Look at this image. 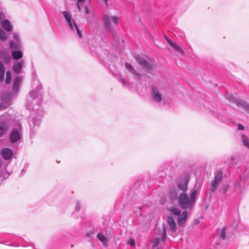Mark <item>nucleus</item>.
<instances>
[{"label":"nucleus","mask_w":249,"mask_h":249,"mask_svg":"<svg viewBox=\"0 0 249 249\" xmlns=\"http://www.w3.org/2000/svg\"><path fill=\"white\" fill-rule=\"evenodd\" d=\"M197 195L196 189L191 190L190 197L185 193H181L178 196V202L180 206L183 209L190 210L194 206Z\"/></svg>","instance_id":"1"},{"label":"nucleus","mask_w":249,"mask_h":249,"mask_svg":"<svg viewBox=\"0 0 249 249\" xmlns=\"http://www.w3.org/2000/svg\"><path fill=\"white\" fill-rule=\"evenodd\" d=\"M104 29L107 31H111L114 26H116L119 20V18L116 15H111L106 13L103 17Z\"/></svg>","instance_id":"2"},{"label":"nucleus","mask_w":249,"mask_h":249,"mask_svg":"<svg viewBox=\"0 0 249 249\" xmlns=\"http://www.w3.org/2000/svg\"><path fill=\"white\" fill-rule=\"evenodd\" d=\"M170 211L174 215L178 216V224L181 227L184 226L187 219V212L186 211L181 212L179 208L175 207L170 208Z\"/></svg>","instance_id":"3"},{"label":"nucleus","mask_w":249,"mask_h":249,"mask_svg":"<svg viewBox=\"0 0 249 249\" xmlns=\"http://www.w3.org/2000/svg\"><path fill=\"white\" fill-rule=\"evenodd\" d=\"M63 14L67 22L69 27L71 30H75L79 37H81L82 36V34L79 30L77 26L74 21L71 19V14L67 11L63 12Z\"/></svg>","instance_id":"4"},{"label":"nucleus","mask_w":249,"mask_h":249,"mask_svg":"<svg viewBox=\"0 0 249 249\" xmlns=\"http://www.w3.org/2000/svg\"><path fill=\"white\" fill-rule=\"evenodd\" d=\"M222 179V173L221 171H217L215 175L214 180L212 183V191H214L218 187Z\"/></svg>","instance_id":"5"},{"label":"nucleus","mask_w":249,"mask_h":249,"mask_svg":"<svg viewBox=\"0 0 249 249\" xmlns=\"http://www.w3.org/2000/svg\"><path fill=\"white\" fill-rule=\"evenodd\" d=\"M137 60L138 63L143 67H145L147 69L151 68L150 63L151 60L150 59V58L147 57L144 58L141 56H138L137 57Z\"/></svg>","instance_id":"6"},{"label":"nucleus","mask_w":249,"mask_h":249,"mask_svg":"<svg viewBox=\"0 0 249 249\" xmlns=\"http://www.w3.org/2000/svg\"><path fill=\"white\" fill-rule=\"evenodd\" d=\"M167 223L170 230L173 232H176L177 225L174 219L171 216H168Z\"/></svg>","instance_id":"7"},{"label":"nucleus","mask_w":249,"mask_h":249,"mask_svg":"<svg viewBox=\"0 0 249 249\" xmlns=\"http://www.w3.org/2000/svg\"><path fill=\"white\" fill-rule=\"evenodd\" d=\"M1 154L4 159L8 160L12 156L13 152L11 149L5 148L1 150Z\"/></svg>","instance_id":"8"},{"label":"nucleus","mask_w":249,"mask_h":249,"mask_svg":"<svg viewBox=\"0 0 249 249\" xmlns=\"http://www.w3.org/2000/svg\"><path fill=\"white\" fill-rule=\"evenodd\" d=\"M166 41L168 43V44L173 47L176 51L182 54L184 53L183 51L181 48V47L176 42H174L171 41L170 39L166 38Z\"/></svg>","instance_id":"9"},{"label":"nucleus","mask_w":249,"mask_h":249,"mask_svg":"<svg viewBox=\"0 0 249 249\" xmlns=\"http://www.w3.org/2000/svg\"><path fill=\"white\" fill-rule=\"evenodd\" d=\"M188 179L184 178L181 180L178 184V188L181 191L185 192L187 190Z\"/></svg>","instance_id":"10"},{"label":"nucleus","mask_w":249,"mask_h":249,"mask_svg":"<svg viewBox=\"0 0 249 249\" xmlns=\"http://www.w3.org/2000/svg\"><path fill=\"white\" fill-rule=\"evenodd\" d=\"M152 91L154 100L157 102H160L161 99V97L158 89L156 87H153Z\"/></svg>","instance_id":"11"},{"label":"nucleus","mask_w":249,"mask_h":249,"mask_svg":"<svg viewBox=\"0 0 249 249\" xmlns=\"http://www.w3.org/2000/svg\"><path fill=\"white\" fill-rule=\"evenodd\" d=\"M1 25L3 28L7 32H11L12 30V26L8 20H3L1 22Z\"/></svg>","instance_id":"12"},{"label":"nucleus","mask_w":249,"mask_h":249,"mask_svg":"<svg viewBox=\"0 0 249 249\" xmlns=\"http://www.w3.org/2000/svg\"><path fill=\"white\" fill-rule=\"evenodd\" d=\"M20 135L18 131L14 130L11 133L10 135V141L12 142H15L20 139Z\"/></svg>","instance_id":"13"},{"label":"nucleus","mask_w":249,"mask_h":249,"mask_svg":"<svg viewBox=\"0 0 249 249\" xmlns=\"http://www.w3.org/2000/svg\"><path fill=\"white\" fill-rule=\"evenodd\" d=\"M21 78L18 76L17 77L14 81V85H13V90L15 91H18V88L21 83Z\"/></svg>","instance_id":"14"},{"label":"nucleus","mask_w":249,"mask_h":249,"mask_svg":"<svg viewBox=\"0 0 249 249\" xmlns=\"http://www.w3.org/2000/svg\"><path fill=\"white\" fill-rule=\"evenodd\" d=\"M237 105L249 113V105L242 100L238 101Z\"/></svg>","instance_id":"15"},{"label":"nucleus","mask_w":249,"mask_h":249,"mask_svg":"<svg viewBox=\"0 0 249 249\" xmlns=\"http://www.w3.org/2000/svg\"><path fill=\"white\" fill-rule=\"evenodd\" d=\"M241 142L243 145L249 149V138L246 135L241 136Z\"/></svg>","instance_id":"16"},{"label":"nucleus","mask_w":249,"mask_h":249,"mask_svg":"<svg viewBox=\"0 0 249 249\" xmlns=\"http://www.w3.org/2000/svg\"><path fill=\"white\" fill-rule=\"evenodd\" d=\"M97 237L104 244V245H107V240L102 233H99L97 235Z\"/></svg>","instance_id":"17"},{"label":"nucleus","mask_w":249,"mask_h":249,"mask_svg":"<svg viewBox=\"0 0 249 249\" xmlns=\"http://www.w3.org/2000/svg\"><path fill=\"white\" fill-rule=\"evenodd\" d=\"M22 63L20 62H18L15 63L13 67L14 71L17 73H19L22 68Z\"/></svg>","instance_id":"18"},{"label":"nucleus","mask_w":249,"mask_h":249,"mask_svg":"<svg viewBox=\"0 0 249 249\" xmlns=\"http://www.w3.org/2000/svg\"><path fill=\"white\" fill-rule=\"evenodd\" d=\"M13 58L15 59H18L22 57V53L19 51H13L12 52Z\"/></svg>","instance_id":"19"},{"label":"nucleus","mask_w":249,"mask_h":249,"mask_svg":"<svg viewBox=\"0 0 249 249\" xmlns=\"http://www.w3.org/2000/svg\"><path fill=\"white\" fill-rule=\"evenodd\" d=\"M125 67L126 69L130 71L134 75L136 78H138L139 74L136 72L132 67L128 63H125Z\"/></svg>","instance_id":"20"},{"label":"nucleus","mask_w":249,"mask_h":249,"mask_svg":"<svg viewBox=\"0 0 249 249\" xmlns=\"http://www.w3.org/2000/svg\"><path fill=\"white\" fill-rule=\"evenodd\" d=\"M7 130V127L5 124H0V137L4 134Z\"/></svg>","instance_id":"21"},{"label":"nucleus","mask_w":249,"mask_h":249,"mask_svg":"<svg viewBox=\"0 0 249 249\" xmlns=\"http://www.w3.org/2000/svg\"><path fill=\"white\" fill-rule=\"evenodd\" d=\"M160 234L162 240L164 241L166 238V229L164 224L163 223L161 226V231H160Z\"/></svg>","instance_id":"22"},{"label":"nucleus","mask_w":249,"mask_h":249,"mask_svg":"<svg viewBox=\"0 0 249 249\" xmlns=\"http://www.w3.org/2000/svg\"><path fill=\"white\" fill-rule=\"evenodd\" d=\"M4 69L2 63L0 61V81L3 79Z\"/></svg>","instance_id":"23"},{"label":"nucleus","mask_w":249,"mask_h":249,"mask_svg":"<svg viewBox=\"0 0 249 249\" xmlns=\"http://www.w3.org/2000/svg\"><path fill=\"white\" fill-rule=\"evenodd\" d=\"M6 39L7 36L5 33L1 29H0V39L3 41L6 40Z\"/></svg>","instance_id":"24"},{"label":"nucleus","mask_w":249,"mask_h":249,"mask_svg":"<svg viewBox=\"0 0 249 249\" xmlns=\"http://www.w3.org/2000/svg\"><path fill=\"white\" fill-rule=\"evenodd\" d=\"M11 80V72L9 71H7L6 72V77L5 81L6 83L9 84L10 83Z\"/></svg>","instance_id":"25"},{"label":"nucleus","mask_w":249,"mask_h":249,"mask_svg":"<svg viewBox=\"0 0 249 249\" xmlns=\"http://www.w3.org/2000/svg\"><path fill=\"white\" fill-rule=\"evenodd\" d=\"M160 239L159 238H155L152 241L153 246L156 247L159 244Z\"/></svg>","instance_id":"26"},{"label":"nucleus","mask_w":249,"mask_h":249,"mask_svg":"<svg viewBox=\"0 0 249 249\" xmlns=\"http://www.w3.org/2000/svg\"><path fill=\"white\" fill-rule=\"evenodd\" d=\"M85 2V0H77V6L79 10L81 9V6H82Z\"/></svg>","instance_id":"27"},{"label":"nucleus","mask_w":249,"mask_h":249,"mask_svg":"<svg viewBox=\"0 0 249 249\" xmlns=\"http://www.w3.org/2000/svg\"><path fill=\"white\" fill-rule=\"evenodd\" d=\"M3 59L5 63H9L10 61V58L9 56H6V55H4L3 54Z\"/></svg>","instance_id":"28"},{"label":"nucleus","mask_w":249,"mask_h":249,"mask_svg":"<svg viewBox=\"0 0 249 249\" xmlns=\"http://www.w3.org/2000/svg\"><path fill=\"white\" fill-rule=\"evenodd\" d=\"M10 48L11 49H13L14 48H17L18 47V45L17 43H15L13 42L10 43Z\"/></svg>","instance_id":"29"},{"label":"nucleus","mask_w":249,"mask_h":249,"mask_svg":"<svg viewBox=\"0 0 249 249\" xmlns=\"http://www.w3.org/2000/svg\"><path fill=\"white\" fill-rule=\"evenodd\" d=\"M221 238L224 239H225V237H226V232H225V231L224 229H222L221 230Z\"/></svg>","instance_id":"30"},{"label":"nucleus","mask_w":249,"mask_h":249,"mask_svg":"<svg viewBox=\"0 0 249 249\" xmlns=\"http://www.w3.org/2000/svg\"><path fill=\"white\" fill-rule=\"evenodd\" d=\"M4 18V15L3 13H0V23L1 24V22L3 20Z\"/></svg>","instance_id":"31"},{"label":"nucleus","mask_w":249,"mask_h":249,"mask_svg":"<svg viewBox=\"0 0 249 249\" xmlns=\"http://www.w3.org/2000/svg\"><path fill=\"white\" fill-rule=\"evenodd\" d=\"M129 244L131 245V246H134L135 245V241L133 239H131L129 241Z\"/></svg>","instance_id":"32"},{"label":"nucleus","mask_w":249,"mask_h":249,"mask_svg":"<svg viewBox=\"0 0 249 249\" xmlns=\"http://www.w3.org/2000/svg\"><path fill=\"white\" fill-rule=\"evenodd\" d=\"M238 128L239 130H243L244 129V126L243 125L241 124H239L238 126Z\"/></svg>","instance_id":"33"},{"label":"nucleus","mask_w":249,"mask_h":249,"mask_svg":"<svg viewBox=\"0 0 249 249\" xmlns=\"http://www.w3.org/2000/svg\"><path fill=\"white\" fill-rule=\"evenodd\" d=\"M228 188H229L228 185H226L224 187L223 189H224V193L226 192V191L228 190Z\"/></svg>","instance_id":"34"},{"label":"nucleus","mask_w":249,"mask_h":249,"mask_svg":"<svg viewBox=\"0 0 249 249\" xmlns=\"http://www.w3.org/2000/svg\"><path fill=\"white\" fill-rule=\"evenodd\" d=\"M14 37H15V39L18 41V36L16 35H14Z\"/></svg>","instance_id":"35"},{"label":"nucleus","mask_w":249,"mask_h":249,"mask_svg":"<svg viewBox=\"0 0 249 249\" xmlns=\"http://www.w3.org/2000/svg\"><path fill=\"white\" fill-rule=\"evenodd\" d=\"M85 11H86V12L87 14L89 13V11L88 9H87V8H85Z\"/></svg>","instance_id":"36"},{"label":"nucleus","mask_w":249,"mask_h":249,"mask_svg":"<svg viewBox=\"0 0 249 249\" xmlns=\"http://www.w3.org/2000/svg\"><path fill=\"white\" fill-rule=\"evenodd\" d=\"M1 108V105H0V109Z\"/></svg>","instance_id":"37"}]
</instances>
